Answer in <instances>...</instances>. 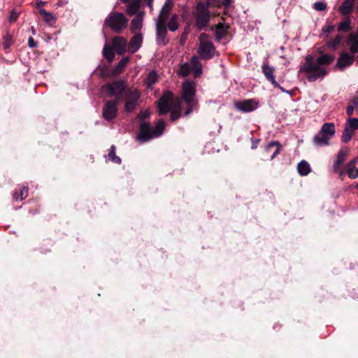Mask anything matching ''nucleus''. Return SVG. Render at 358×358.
<instances>
[{
    "instance_id": "nucleus-5",
    "label": "nucleus",
    "mask_w": 358,
    "mask_h": 358,
    "mask_svg": "<svg viewBox=\"0 0 358 358\" xmlns=\"http://www.w3.org/2000/svg\"><path fill=\"white\" fill-rule=\"evenodd\" d=\"M127 81L124 80L108 83L101 87V92L109 97H115L114 100L120 102L127 92Z\"/></svg>"
},
{
    "instance_id": "nucleus-35",
    "label": "nucleus",
    "mask_w": 358,
    "mask_h": 358,
    "mask_svg": "<svg viewBox=\"0 0 358 358\" xmlns=\"http://www.w3.org/2000/svg\"><path fill=\"white\" fill-rule=\"evenodd\" d=\"M28 195V187H23L22 189L19 190L15 191L13 193V198L15 200L22 201Z\"/></svg>"
},
{
    "instance_id": "nucleus-18",
    "label": "nucleus",
    "mask_w": 358,
    "mask_h": 358,
    "mask_svg": "<svg viewBox=\"0 0 358 358\" xmlns=\"http://www.w3.org/2000/svg\"><path fill=\"white\" fill-rule=\"evenodd\" d=\"M356 0H344L338 7V11L343 16H348L354 10Z\"/></svg>"
},
{
    "instance_id": "nucleus-32",
    "label": "nucleus",
    "mask_w": 358,
    "mask_h": 358,
    "mask_svg": "<svg viewBox=\"0 0 358 358\" xmlns=\"http://www.w3.org/2000/svg\"><path fill=\"white\" fill-rule=\"evenodd\" d=\"M143 22V17L140 15H138L136 17H134L131 22V32H136L139 31L142 27Z\"/></svg>"
},
{
    "instance_id": "nucleus-51",
    "label": "nucleus",
    "mask_w": 358,
    "mask_h": 358,
    "mask_svg": "<svg viewBox=\"0 0 358 358\" xmlns=\"http://www.w3.org/2000/svg\"><path fill=\"white\" fill-rule=\"evenodd\" d=\"M44 5H45L44 1H39L36 2V6H37V8H38L40 9H41V8L43 7Z\"/></svg>"
},
{
    "instance_id": "nucleus-19",
    "label": "nucleus",
    "mask_w": 358,
    "mask_h": 358,
    "mask_svg": "<svg viewBox=\"0 0 358 358\" xmlns=\"http://www.w3.org/2000/svg\"><path fill=\"white\" fill-rule=\"evenodd\" d=\"M355 60L354 56L348 53H342L337 61L336 66L343 70L345 68L350 66Z\"/></svg>"
},
{
    "instance_id": "nucleus-31",
    "label": "nucleus",
    "mask_w": 358,
    "mask_h": 358,
    "mask_svg": "<svg viewBox=\"0 0 358 358\" xmlns=\"http://www.w3.org/2000/svg\"><path fill=\"white\" fill-rule=\"evenodd\" d=\"M335 57L333 55L324 54L317 57L316 61L322 66V65H327L332 63Z\"/></svg>"
},
{
    "instance_id": "nucleus-3",
    "label": "nucleus",
    "mask_w": 358,
    "mask_h": 358,
    "mask_svg": "<svg viewBox=\"0 0 358 358\" xmlns=\"http://www.w3.org/2000/svg\"><path fill=\"white\" fill-rule=\"evenodd\" d=\"M196 85L192 81L187 80L183 83L181 90V99L187 106V109L184 115H189L197 105V100L195 97Z\"/></svg>"
},
{
    "instance_id": "nucleus-30",
    "label": "nucleus",
    "mask_w": 358,
    "mask_h": 358,
    "mask_svg": "<svg viewBox=\"0 0 358 358\" xmlns=\"http://www.w3.org/2000/svg\"><path fill=\"white\" fill-rule=\"evenodd\" d=\"M39 13L41 15H43V20L45 22L50 25H52L55 23L56 17L52 13L48 12L43 8L40 9Z\"/></svg>"
},
{
    "instance_id": "nucleus-53",
    "label": "nucleus",
    "mask_w": 358,
    "mask_h": 358,
    "mask_svg": "<svg viewBox=\"0 0 358 358\" xmlns=\"http://www.w3.org/2000/svg\"><path fill=\"white\" fill-rule=\"evenodd\" d=\"M271 148H268V144L266 145V147H265V152H266V153H268V152H271Z\"/></svg>"
},
{
    "instance_id": "nucleus-39",
    "label": "nucleus",
    "mask_w": 358,
    "mask_h": 358,
    "mask_svg": "<svg viewBox=\"0 0 358 358\" xmlns=\"http://www.w3.org/2000/svg\"><path fill=\"white\" fill-rule=\"evenodd\" d=\"M168 28L171 31H175L178 29V22H177V16L176 15H173L171 20L168 23Z\"/></svg>"
},
{
    "instance_id": "nucleus-41",
    "label": "nucleus",
    "mask_w": 358,
    "mask_h": 358,
    "mask_svg": "<svg viewBox=\"0 0 358 358\" xmlns=\"http://www.w3.org/2000/svg\"><path fill=\"white\" fill-rule=\"evenodd\" d=\"M313 8L317 11H322L327 8V4L324 1H317L313 4Z\"/></svg>"
},
{
    "instance_id": "nucleus-27",
    "label": "nucleus",
    "mask_w": 358,
    "mask_h": 358,
    "mask_svg": "<svg viewBox=\"0 0 358 358\" xmlns=\"http://www.w3.org/2000/svg\"><path fill=\"white\" fill-rule=\"evenodd\" d=\"M116 148L114 145H112L110 148L109 152L105 156L106 161L110 160L115 164H120L121 163V159L115 155Z\"/></svg>"
},
{
    "instance_id": "nucleus-48",
    "label": "nucleus",
    "mask_w": 358,
    "mask_h": 358,
    "mask_svg": "<svg viewBox=\"0 0 358 358\" xmlns=\"http://www.w3.org/2000/svg\"><path fill=\"white\" fill-rule=\"evenodd\" d=\"M28 44L30 48H35L37 45V43L34 41L32 37H30L28 40Z\"/></svg>"
},
{
    "instance_id": "nucleus-40",
    "label": "nucleus",
    "mask_w": 358,
    "mask_h": 358,
    "mask_svg": "<svg viewBox=\"0 0 358 358\" xmlns=\"http://www.w3.org/2000/svg\"><path fill=\"white\" fill-rule=\"evenodd\" d=\"M342 37L341 36H336L334 39L328 42V45L335 49L341 43Z\"/></svg>"
},
{
    "instance_id": "nucleus-9",
    "label": "nucleus",
    "mask_w": 358,
    "mask_h": 358,
    "mask_svg": "<svg viewBox=\"0 0 358 358\" xmlns=\"http://www.w3.org/2000/svg\"><path fill=\"white\" fill-rule=\"evenodd\" d=\"M335 125L332 122L324 123L319 133L314 137L313 141L318 146L327 145L329 140L335 135Z\"/></svg>"
},
{
    "instance_id": "nucleus-7",
    "label": "nucleus",
    "mask_w": 358,
    "mask_h": 358,
    "mask_svg": "<svg viewBox=\"0 0 358 358\" xmlns=\"http://www.w3.org/2000/svg\"><path fill=\"white\" fill-rule=\"evenodd\" d=\"M197 52L202 59H209L215 55V48L213 43L209 40L208 36L202 33L199 36V47Z\"/></svg>"
},
{
    "instance_id": "nucleus-23",
    "label": "nucleus",
    "mask_w": 358,
    "mask_h": 358,
    "mask_svg": "<svg viewBox=\"0 0 358 358\" xmlns=\"http://www.w3.org/2000/svg\"><path fill=\"white\" fill-rule=\"evenodd\" d=\"M190 66L192 71H194L195 76H199L202 71L201 64L199 59L196 56H193L190 61Z\"/></svg>"
},
{
    "instance_id": "nucleus-15",
    "label": "nucleus",
    "mask_w": 358,
    "mask_h": 358,
    "mask_svg": "<svg viewBox=\"0 0 358 358\" xmlns=\"http://www.w3.org/2000/svg\"><path fill=\"white\" fill-rule=\"evenodd\" d=\"M166 22H156V41L158 45H164L167 43L166 41Z\"/></svg>"
},
{
    "instance_id": "nucleus-10",
    "label": "nucleus",
    "mask_w": 358,
    "mask_h": 358,
    "mask_svg": "<svg viewBox=\"0 0 358 358\" xmlns=\"http://www.w3.org/2000/svg\"><path fill=\"white\" fill-rule=\"evenodd\" d=\"M358 129V118L349 117L345 123V128L341 136L343 143L349 142L354 136L355 131Z\"/></svg>"
},
{
    "instance_id": "nucleus-47",
    "label": "nucleus",
    "mask_w": 358,
    "mask_h": 358,
    "mask_svg": "<svg viewBox=\"0 0 358 358\" xmlns=\"http://www.w3.org/2000/svg\"><path fill=\"white\" fill-rule=\"evenodd\" d=\"M334 29V26L332 24L327 25V27H324L322 28V30L324 33H330Z\"/></svg>"
},
{
    "instance_id": "nucleus-6",
    "label": "nucleus",
    "mask_w": 358,
    "mask_h": 358,
    "mask_svg": "<svg viewBox=\"0 0 358 358\" xmlns=\"http://www.w3.org/2000/svg\"><path fill=\"white\" fill-rule=\"evenodd\" d=\"M128 20L122 13L111 12L103 22V26L115 33H121L127 26Z\"/></svg>"
},
{
    "instance_id": "nucleus-16",
    "label": "nucleus",
    "mask_w": 358,
    "mask_h": 358,
    "mask_svg": "<svg viewBox=\"0 0 358 358\" xmlns=\"http://www.w3.org/2000/svg\"><path fill=\"white\" fill-rule=\"evenodd\" d=\"M112 47L117 55H121L127 50V41L121 36H115L112 41Z\"/></svg>"
},
{
    "instance_id": "nucleus-25",
    "label": "nucleus",
    "mask_w": 358,
    "mask_h": 358,
    "mask_svg": "<svg viewBox=\"0 0 358 358\" xmlns=\"http://www.w3.org/2000/svg\"><path fill=\"white\" fill-rule=\"evenodd\" d=\"M348 42L350 44V51L355 54L358 52V33H352L348 37Z\"/></svg>"
},
{
    "instance_id": "nucleus-26",
    "label": "nucleus",
    "mask_w": 358,
    "mask_h": 358,
    "mask_svg": "<svg viewBox=\"0 0 358 358\" xmlns=\"http://www.w3.org/2000/svg\"><path fill=\"white\" fill-rule=\"evenodd\" d=\"M297 171L301 176H305L311 171V168L306 161L302 160L297 165Z\"/></svg>"
},
{
    "instance_id": "nucleus-2",
    "label": "nucleus",
    "mask_w": 358,
    "mask_h": 358,
    "mask_svg": "<svg viewBox=\"0 0 358 358\" xmlns=\"http://www.w3.org/2000/svg\"><path fill=\"white\" fill-rule=\"evenodd\" d=\"M299 71L306 73V78L310 82H315L318 79H322L327 74L326 69L318 64L310 55L306 57V61L301 66Z\"/></svg>"
},
{
    "instance_id": "nucleus-50",
    "label": "nucleus",
    "mask_w": 358,
    "mask_h": 358,
    "mask_svg": "<svg viewBox=\"0 0 358 358\" xmlns=\"http://www.w3.org/2000/svg\"><path fill=\"white\" fill-rule=\"evenodd\" d=\"M232 2V0H223L221 4H223L224 6H229Z\"/></svg>"
},
{
    "instance_id": "nucleus-1",
    "label": "nucleus",
    "mask_w": 358,
    "mask_h": 358,
    "mask_svg": "<svg viewBox=\"0 0 358 358\" xmlns=\"http://www.w3.org/2000/svg\"><path fill=\"white\" fill-rule=\"evenodd\" d=\"M157 108L159 115H164L171 111V120L172 121H176L180 117V99L179 98L175 99L173 94L170 91L164 92L158 101Z\"/></svg>"
},
{
    "instance_id": "nucleus-20",
    "label": "nucleus",
    "mask_w": 358,
    "mask_h": 358,
    "mask_svg": "<svg viewBox=\"0 0 358 358\" xmlns=\"http://www.w3.org/2000/svg\"><path fill=\"white\" fill-rule=\"evenodd\" d=\"M173 3L171 0H166L163 7L161 9V11L159 13L157 22H166L169 13L172 8Z\"/></svg>"
},
{
    "instance_id": "nucleus-29",
    "label": "nucleus",
    "mask_w": 358,
    "mask_h": 358,
    "mask_svg": "<svg viewBox=\"0 0 358 358\" xmlns=\"http://www.w3.org/2000/svg\"><path fill=\"white\" fill-rule=\"evenodd\" d=\"M158 80V75L155 71H150L145 80V85L148 88H151Z\"/></svg>"
},
{
    "instance_id": "nucleus-36",
    "label": "nucleus",
    "mask_w": 358,
    "mask_h": 358,
    "mask_svg": "<svg viewBox=\"0 0 358 358\" xmlns=\"http://www.w3.org/2000/svg\"><path fill=\"white\" fill-rule=\"evenodd\" d=\"M351 29V20L350 17H346L345 20L341 22L338 27V29L339 31L347 32Z\"/></svg>"
},
{
    "instance_id": "nucleus-12",
    "label": "nucleus",
    "mask_w": 358,
    "mask_h": 358,
    "mask_svg": "<svg viewBox=\"0 0 358 358\" xmlns=\"http://www.w3.org/2000/svg\"><path fill=\"white\" fill-rule=\"evenodd\" d=\"M118 100H111L106 102L102 110V116L106 120H112L117 114Z\"/></svg>"
},
{
    "instance_id": "nucleus-14",
    "label": "nucleus",
    "mask_w": 358,
    "mask_h": 358,
    "mask_svg": "<svg viewBox=\"0 0 358 358\" xmlns=\"http://www.w3.org/2000/svg\"><path fill=\"white\" fill-rule=\"evenodd\" d=\"M262 69L264 75L266 78V79L271 83V84L277 88H279L282 92H285L288 93V91L285 90L276 80H275L274 71L275 69L273 67L264 63L262 66Z\"/></svg>"
},
{
    "instance_id": "nucleus-28",
    "label": "nucleus",
    "mask_w": 358,
    "mask_h": 358,
    "mask_svg": "<svg viewBox=\"0 0 358 358\" xmlns=\"http://www.w3.org/2000/svg\"><path fill=\"white\" fill-rule=\"evenodd\" d=\"M228 27H226L222 23H218L216 25L215 31V36L217 41H220L226 34Z\"/></svg>"
},
{
    "instance_id": "nucleus-11",
    "label": "nucleus",
    "mask_w": 358,
    "mask_h": 358,
    "mask_svg": "<svg viewBox=\"0 0 358 358\" xmlns=\"http://www.w3.org/2000/svg\"><path fill=\"white\" fill-rule=\"evenodd\" d=\"M125 95L124 110L128 113L134 111L137 106L138 101L140 98V92L137 90H128Z\"/></svg>"
},
{
    "instance_id": "nucleus-24",
    "label": "nucleus",
    "mask_w": 358,
    "mask_h": 358,
    "mask_svg": "<svg viewBox=\"0 0 358 358\" xmlns=\"http://www.w3.org/2000/svg\"><path fill=\"white\" fill-rule=\"evenodd\" d=\"M128 3L127 12L130 15L136 14L140 8L141 0H131Z\"/></svg>"
},
{
    "instance_id": "nucleus-37",
    "label": "nucleus",
    "mask_w": 358,
    "mask_h": 358,
    "mask_svg": "<svg viewBox=\"0 0 358 358\" xmlns=\"http://www.w3.org/2000/svg\"><path fill=\"white\" fill-rule=\"evenodd\" d=\"M275 147V150L271 155V159H273L279 153L281 150V145L278 141H271L268 143V148Z\"/></svg>"
},
{
    "instance_id": "nucleus-45",
    "label": "nucleus",
    "mask_w": 358,
    "mask_h": 358,
    "mask_svg": "<svg viewBox=\"0 0 358 358\" xmlns=\"http://www.w3.org/2000/svg\"><path fill=\"white\" fill-rule=\"evenodd\" d=\"M150 113L148 111V110H144V111H142L139 114V117L141 120H144V119H146L147 117H149Z\"/></svg>"
},
{
    "instance_id": "nucleus-49",
    "label": "nucleus",
    "mask_w": 358,
    "mask_h": 358,
    "mask_svg": "<svg viewBox=\"0 0 358 358\" xmlns=\"http://www.w3.org/2000/svg\"><path fill=\"white\" fill-rule=\"evenodd\" d=\"M10 37L8 36L7 38H5V41L3 43V47L5 48H8V47H10Z\"/></svg>"
},
{
    "instance_id": "nucleus-38",
    "label": "nucleus",
    "mask_w": 358,
    "mask_h": 358,
    "mask_svg": "<svg viewBox=\"0 0 358 358\" xmlns=\"http://www.w3.org/2000/svg\"><path fill=\"white\" fill-rule=\"evenodd\" d=\"M192 71L190 64L188 63H184L182 64L179 69V73L182 76H186Z\"/></svg>"
},
{
    "instance_id": "nucleus-17",
    "label": "nucleus",
    "mask_w": 358,
    "mask_h": 358,
    "mask_svg": "<svg viewBox=\"0 0 358 358\" xmlns=\"http://www.w3.org/2000/svg\"><path fill=\"white\" fill-rule=\"evenodd\" d=\"M143 43V36L138 33L135 34L127 44V51L130 53H135L141 47Z\"/></svg>"
},
{
    "instance_id": "nucleus-46",
    "label": "nucleus",
    "mask_w": 358,
    "mask_h": 358,
    "mask_svg": "<svg viewBox=\"0 0 358 358\" xmlns=\"http://www.w3.org/2000/svg\"><path fill=\"white\" fill-rule=\"evenodd\" d=\"M251 142H252L251 148L252 150H255V149H256L257 148V145L259 144V140L257 139V138H251Z\"/></svg>"
},
{
    "instance_id": "nucleus-33",
    "label": "nucleus",
    "mask_w": 358,
    "mask_h": 358,
    "mask_svg": "<svg viewBox=\"0 0 358 358\" xmlns=\"http://www.w3.org/2000/svg\"><path fill=\"white\" fill-rule=\"evenodd\" d=\"M103 55L109 63L112 62L114 59V49L113 47L106 44L103 49Z\"/></svg>"
},
{
    "instance_id": "nucleus-44",
    "label": "nucleus",
    "mask_w": 358,
    "mask_h": 358,
    "mask_svg": "<svg viewBox=\"0 0 358 358\" xmlns=\"http://www.w3.org/2000/svg\"><path fill=\"white\" fill-rule=\"evenodd\" d=\"M355 107H357V106H355V103H352V104H350L347 107L346 113L348 116H350L353 114L354 109Z\"/></svg>"
},
{
    "instance_id": "nucleus-8",
    "label": "nucleus",
    "mask_w": 358,
    "mask_h": 358,
    "mask_svg": "<svg viewBox=\"0 0 358 358\" xmlns=\"http://www.w3.org/2000/svg\"><path fill=\"white\" fill-rule=\"evenodd\" d=\"M193 15L195 18V24L199 30H202L208 25L210 13L208 6L203 3L200 2L196 4Z\"/></svg>"
},
{
    "instance_id": "nucleus-43",
    "label": "nucleus",
    "mask_w": 358,
    "mask_h": 358,
    "mask_svg": "<svg viewBox=\"0 0 358 358\" xmlns=\"http://www.w3.org/2000/svg\"><path fill=\"white\" fill-rule=\"evenodd\" d=\"M207 1V5L208 7L209 6H220L221 5V1L220 0H206Z\"/></svg>"
},
{
    "instance_id": "nucleus-52",
    "label": "nucleus",
    "mask_w": 358,
    "mask_h": 358,
    "mask_svg": "<svg viewBox=\"0 0 358 358\" xmlns=\"http://www.w3.org/2000/svg\"><path fill=\"white\" fill-rule=\"evenodd\" d=\"M352 102L355 103V106H358V94L352 99Z\"/></svg>"
},
{
    "instance_id": "nucleus-42",
    "label": "nucleus",
    "mask_w": 358,
    "mask_h": 358,
    "mask_svg": "<svg viewBox=\"0 0 358 358\" xmlns=\"http://www.w3.org/2000/svg\"><path fill=\"white\" fill-rule=\"evenodd\" d=\"M17 17L18 13L13 10L11 11L8 20L10 21V22H14L17 20Z\"/></svg>"
},
{
    "instance_id": "nucleus-4",
    "label": "nucleus",
    "mask_w": 358,
    "mask_h": 358,
    "mask_svg": "<svg viewBox=\"0 0 358 358\" xmlns=\"http://www.w3.org/2000/svg\"><path fill=\"white\" fill-rule=\"evenodd\" d=\"M164 127L165 122L163 120H159L154 128H151L148 123L142 122L137 139L143 143L151 138L158 137L162 134Z\"/></svg>"
},
{
    "instance_id": "nucleus-21",
    "label": "nucleus",
    "mask_w": 358,
    "mask_h": 358,
    "mask_svg": "<svg viewBox=\"0 0 358 358\" xmlns=\"http://www.w3.org/2000/svg\"><path fill=\"white\" fill-rule=\"evenodd\" d=\"M350 150L346 147L340 150L337 155V159L334 164V169L335 170L338 169L343 164Z\"/></svg>"
},
{
    "instance_id": "nucleus-54",
    "label": "nucleus",
    "mask_w": 358,
    "mask_h": 358,
    "mask_svg": "<svg viewBox=\"0 0 358 358\" xmlns=\"http://www.w3.org/2000/svg\"><path fill=\"white\" fill-rule=\"evenodd\" d=\"M357 188H358V184H357Z\"/></svg>"
},
{
    "instance_id": "nucleus-22",
    "label": "nucleus",
    "mask_w": 358,
    "mask_h": 358,
    "mask_svg": "<svg viewBox=\"0 0 358 358\" xmlns=\"http://www.w3.org/2000/svg\"><path fill=\"white\" fill-rule=\"evenodd\" d=\"M357 160V158L352 159L347 164L346 173L350 178L355 179L358 178V168L355 167Z\"/></svg>"
},
{
    "instance_id": "nucleus-34",
    "label": "nucleus",
    "mask_w": 358,
    "mask_h": 358,
    "mask_svg": "<svg viewBox=\"0 0 358 358\" xmlns=\"http://www.w3.org/2000/svg\"><path fill=\"white\" fill-rule=\"evenodd\" d=\"M129 61V58L128 57H123L115 66L114 73L117 74L120 73L127 66Z\"/></svg>"
},
{
    "instance_id": "nucleus-13",
    "label": "nucleus",
    "mask_w": 358,
    "mask_h": 358,
    "mask_svg": "<svg viewBox=\"0 0 358 358\" xmlns=\"http://www.w3.org/2000/svg\"><path fill=\"white\" fill-rule=\"evenodd\" d=\"M258 104V101L255 99H246L242 101L236 102L234 106L238 111L250 113L257 109Z\"/></svg>"
}]
</instances>
